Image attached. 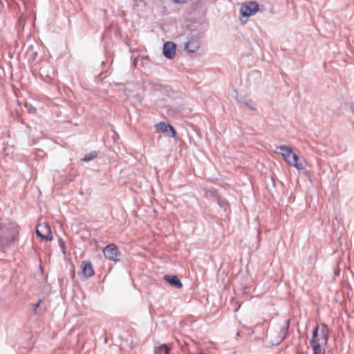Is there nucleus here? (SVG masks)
Returning a JSON list of instances; mask_svg holds the SVG:
<instances>
[{"mask_svg": "<svg viewBox=\"0 0 354 354\" xmlns=\"http://www.w3.org/2000/svg\"><path fill=\"white\" fill-rule=\"evenodd\" d=\"M200 41L196 37L190 38L185 44V49L189 53H195L199 49Z\"/></svg>", "mask_w": 354, "mask_h": 354, "instance_id": "nucleus-9", "label": "nucleus"}, {"mask_svg": "<svg viewBox=\"0 0 354 354\" xmlns=\"http://www.w3.org/2000/svg\"><path fill=\"white\" fill-rule=\"evenodd\" d=\"M259 10V5L254 1L245 3L240 9L242 17H250L254 15Z\"/></svg>", "mask_w": 354, "mask_h": 354, "instance_id": "nucleus-5", "label": "nucleus"}, {"mask_svg": "<svg viewBox=\"0 0 354 354\" xmlns=\"http://www.w3.org/2000/svg\"><path fill=\"white\" fill-rule=\"evenodd\" d=\"M164 279L176 288H181L183 287L181 281L176 275H165Z\"/></svg>", "mask_w": 354, "mask_h": 354, "instance_id": "nucleus-11", "label": "nucleus"}, {"mask_svg": "<svg viewBox=\"0 0 354 354\" xmlns=\"http://www.w3.org/2000/svg\"><path fill=\"white\" fill-rule=\"evenodd\" d=\"M329 330L325 323H322L314 330L313 337L310 341L315 340L317 344L326 346L328 340Z\"/></svg>", "mask_w": 354, "mask_h": 354, "instance_id": "nucleus-3", "label": "nucleus"}, {"mask_svg": "<svg viewBox=\"0 0 354 354\" xmlns=\"http://www.w3.org/2000/svg\"><path fill=\"white\" fill-rule=\"evenodd\" d=\"M172 1L175 3H183L186 0H172Z\"/></svg>", "mask_w": 354, "mask_h": 354, "instance_id": "nucleus-16", "label": "nucleus"}, {"mask_svg": "<svg viewBox=\"0 0 354 354\" xmlns=\"http://www.w3.org/2000/svg\"><path fill=\"white\" fill-rule=\"evenodd\" d=\"M97 156V153L95 151L91 152L90 153H88L85 155V156L83 158L82 160L84 162L90 161L93 159H94Z\"/></svg>", "mask_w": 354, "mask_h": 354, "instance_id": "nucleus-14", "label": "nucleus"}, {"mask_svg": "<svg viewBox=\"0 0 354 354\" xmlns=\"http://www.w3.org/2000/svg\"><path fill=\"white\" fill-rule=\"evenodd\" d=\"M236 335H237V336H240V335H241V333H240V332H238V333H236Z\"/></svg>", "mask_w": 354, "mask_h": 354, "instance_id": "nucleus-17", "label": "nucleus"}, {"mask_svg": "<svg viewBox=\"0 0 354 354\" xmlns=\"http://www.w3.org/2000/svg\"><path fill=\"white\" fill-rule=\"evenodd\" d=\"M19 234V226L15 223L0 226V245L8 246L15 242Z\"/></svg>", "mask_w": 354, "mask_h": 354, "instance_id": "nucleus-1", "label": "nucleus"}, {"mask_svg": "<svg viewBox=\"0 0 354 354\" xmlns=\"http://www.w3.org/2000/svg\"><path fill=\"white\" fill-rule=\"evenodd\" d=\"M155 128L156 130V132H162V133H169V136L171 138H175L176 136V132L174 127L170 125L169 124H167L164 122H160L159 123H157L155 125Z\"/></svg>", "mask_w": 354, "mask_h": 354, "instance_id": "nucleus-7", "label": "nucleus"}, {"mask_svg": "<svg viewBox=\"0 0 354 354\" xmlns=\"http://www.w3.org/2000/svg\"><path fill=\"white\" fill-rule=\"evenodd\" d=\"M312 345L313 354H325V346L320 344H317L315 340L310 341Z\"/></svg>", "mask_w": 354, "mask_h": 354, "instance_id": "nucleus-12", "label": "nucleus"}, {"mask_svg": "<svg viewBox=\"0 0 354 354\" xmlns=\"http://www.w3.org/2000/svg\"><path fill=\"white\" fill-rule=\"evenodd\" d=\"M59 247L61 248L62 253L64 254H66V246H65V242L64 241V240L62 239H59Z\"/></svg>", "mask_w": 354, "mask_h": 354, "instance_id": "nucleus-15", "label": "nucleus"}, {"mask_svg": "<svg viewBox=\"0 0 354 354\" xmlns=\"http://www.w3.org/2000/svg\"><path fill=\"white\" fill-rule=\"evenodd\" d=\"M103 253L104 257L111 261H118L120 252L118 248L115 244H109L103 249Z\"/></svg>", "mask_w": 354, "mask_h": 354, "instance_id": "nucleus-6", "label": "nucleus"}, {"mask_svg": "<svg viewBox=\"0 0 354 354\" xmlns=\"http://www.w3.org/2000/svg\"><path fill=\"white\" fill-rule=\"evenodd\" d=\"M277 153L281 154L290 166L295 167L298 170L304 169V166L298 162L299 156L292 151V148L286 145L280 146L277 147Z\"/></svg>", "mask_w": 354, "mask_h": 354, "instance_id": "nucleus-2", "label": "nucleus"}, {"mask_svg": "<svg viewBox=\"0 0 354 354\" xmlns=\"http://www.w3.org/2000/svg\"><path fill=\"white\" fill-rule=\"evenodd\" d=\"M176 46L174 43L168 41L163 46V54L168 59H173L176 55Z\"/></svg>", "mask_w": 354, "mask_h": 354, "instance_id": "nucleus-8", "label": "nucleus"}, {"mask_svg": "<svg viewBox=\"0 0 354 354\" xmlns=\"http://www.w3.org/2000/svg\"><path fill=\"white\" fill-rule=\"evenodd\" d=\"M36 234L46 241H52L53 238L50 227L46 223H40L37 226Z\"/></svg>", "mask_w": 354, "mask_h": 354, "instance_id": "nucleus-4", "label": "nucleus"}, {"mask_svg": "<svg viewBox=\"0 0 354 354\" xmlns=\"http://www.w3.org/2000/svg\"><path fill=\"white\" fill-rule=\"evenodd\" d=\"M82 274L84 277L88 278L94 274V270L90 261H84L81 264Z\"/></svg>", "mask_w": 354, "mask_h": 354, "instance_id": "nucleus-10", "label": "nucleus"}, {"mask_svg": "<svg viewBox=\"0 0 354 354\" xmlns=\"http://www.w3.org/2000/svg\"><path fill=\"white\" fill-rule=\"evenodd\" d=\"M169 348L165 344L158 346L154 349V354H169Z\"/></svg>", "mask_w": 354, "mask_h": 354, "instance_id": "nucleus-13", "label": "nucleus"}]
</instances>
